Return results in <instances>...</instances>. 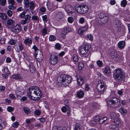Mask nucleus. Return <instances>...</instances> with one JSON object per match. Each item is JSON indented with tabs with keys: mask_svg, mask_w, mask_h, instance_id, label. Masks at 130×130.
Returning <instances> with one entry per match:
<instances>
[{
	"mask_svg": "<svg viewBox=\"0 0 130 130\" xmlns=\"http://www.w3.org/2000/svg\"><path fill=\"white\" fill-rule=\"evenodd\" d=\"M65 9L67 12L68 14L71 13L72 14H73L72 15H74L73 14H75L76 13L75 12H74V9L73 7H72L71 5H67L65 6Z\"/></svg>",
	"mask_w": 130,
	"mask_h": 130,
	"instance_id": "f8f14e48",
	"label": "nucleus"
},
{
	"mask_svg": "<svg viewBox=\"0 0 130 130\" xmlns=\"http://www.w3.org/2000/svg\"><path fill=\"white\" fill-rule=\"evenodd\" d=\"M95 23L98 25H102L103 24L101 19L99 17V18H98L96 20Z\"/></svg>",
	"mask_w": 130,
	"mask_h": 130,
	"instance_id": "7c9ffc66",
	"label": "nucleus"
},
{
	"mask_svg": "<svg viewBox=\"0 0 130 130\" xmlns=\"http://www.w3.org/2000/svg\"><path fill=\"white\" fill-rule=\"evenodd\" d=\"M12 78L13 79H22V78L21 75L19 74L13 75L12 76Z\"/></svg>",
	"mask_w": 130,
	"mask_h": 130,
	"instance_id": "bb28decb",
	"label": "nucleus"
},
{
	"mask_svg": "<svg viewBox=\"0 0 130 130\" xmlns=\"http://www.w3.org/2000/svg\"><path fill=\"white\" fill-rule=\"evenodd\" d=\"M75 130H80V128L79 124H76L75 125Z\"/></svg>",
	"mask_w": 130,
	"mask_h": 130,
	"instance_id": "c03bdc74",
	"label": "nucleus"
},
{
	"mask_svg": "<svg viewBox=\"0 0 130 130\" xmlns=\"http://www.w3.org/2000/svg\"><path fill=\"white\" fill-rule=\"evenodd\" d=\"M14 110V109L10 106H9L7 108V110L10 112H11L13 111Z\"/></svg>",
	"mask_w": 130,
	"mask_h": 130,
	"instance_id": "3c124183",
	"label": "nucleus"
},
{
	"mask_svg": "<svg viewBox=\"0 0 130 130\" xmlns=\"http://www.w3.org/2000/svg\"><path fill=\"white\" fill-rule=\"evenodd\" d=\"M113 74V77L116 80L121 81L123 80L124 77L121 69L118 68L115 70Z\"/></svg>",
	"mask_w": 130,
	"mask_h": 130,
	"instance_id": "7ed1b4c3",
	"label": "nucleus"
},
{
	"mask_svg": "<svg viewBox=\"0 0 130 130\" xmlns=\"http://www.w3.org/2000/svg\"><path fill=\"white\" fill-rule=\"evenodd\" d=\"M7 13L8 15L10 17H11L12 14V11L10 10H8L7 11Z\"/></svg>",
	"mask_w": 130,
	"mask_h": 130,
	"instance_id": "680f3d73",
	"label": "nucleus"
},
{
	"mask_svg": "<svg viewBox=\"0 0 130 130\" xmlns=\"http://www.w3.org/2000/svg\"><path fill=\"white\" fill-rule=\"evenodd\" d=\"M16 41L13 39L10 40L9 41V44L11 45H15L16 43Z\"/></svg>",
	"mask_w": 130,
	"mask_h": 130,
	"instance_id": "49530a36",
	"label": "nucleus"
},
{
	"mask_svg": "<svg viewBox=\"0 0 130 130\" xmlns=\"http://www.w3.org/2000/svg\"><path fill=\"white\" fill-rule=\"evenodd\" d=\"M119 111L120 112L124 114H126V110L122 108H120Z\"/></svg>",
	"mask_w": 130,
	"mask_h": 130,
	"instance_id": "473e14b6",
	"label": "nucleus"
},
{
	"mask_svg": "<svg viewBox=\"0 0 130 130\" xmlns=\"http://www.w3.org/2000/svg\"><path fill=\"white\" fill-rule=\"evenodd\" d=\"M14 5L11 4L9 5L8 6V8L10 9L13 10L15 9L16 8L14 6Z\"/></svg>",
	"mask_w": 130,
	"mask_h": 130,
	"instance_id": "603ef678",
	"label": "nucleus"
},
{
	"mask_svg": "<svg viewBox=\"0 0 130 130\" xmlns=\"http://www.w3.org/2000/svg\"><path fill=\"white\" fill-rule=\"evenodd\" d=\"M32 40L31 38L26 37L24 40V43L26 45L30 46L32 43Z\"/></svg>",
	"mask_w": 130,
	"mask_h": 130,
	"instance_id": "dca6fc26",
	"label": "nucleus"
},
{
	"mask_svg": "<svg viewBox=\"0 0 130 130\" xmlns=\"http://www.w3.org/2000/svg\"><path fill=\"white\" fill-rule=\"evenodd\" d=\"M96 74L99 76V79L100 80H102V79H103L104 78V76L102 75L100 72H96Z\"/></svg>",
	"mask_w": 130,
	"mask_h": 130,
	"instance_id": "c9c22d12",
	"label": "nucleus"
},
{
	"mask_svg": "<svg viewBox=\"0 0 130 130\" xmlns=\"http://www.w3.org/2000/svg\"><path fill=\"white\" fill-rule=\"evenodd\" d=\"M2 71L6 74H8L9 73V72L8 71V68L7 67H5L2 70Z\"/></svg>",
	"mask_w": 130,
	"mask_h": 130,
	"instance_id": "de8ad7c7",
	"label": "nucleus"
},
{
	"mask_svg": "<svg viewBox=\"0 0 130 130\" xmlns=\"http://www.w3.org/2000/svg\"><path fill=\"white\" fill-rule=\"evenodd\" d=\"M53 130H63L62 128L61 127H57L56 126L53 127L52 129Z\"/></svg>",
	"mask_w": 130,
	"mask_h": 130,
	"instance_id": "6e6d98bb",
	"label": "nucleus"
},
{
	"mask_svg": "<svg viewBox=\"0 0 130 130\" xmlns=\"http://www.w3.org/2000/svg\"><path fill=\"white\" fill-rule=\"evenodd\" d=\"M49 40L50 41H54L56 40V38L54 36H50L49 37Z\"/></svg>",
	"mask_w": 130,
	"mask_h": 130,
	"instance_id": "37998d69",
	"label": "nucleus"
},
{
	"mask_svg": "<svg viewBox=\"0 0 130 130\" xmlns=\"http://www.w3.org/2000/svg\"><path fill=\"white\" fill-rule=\"evenodd\" d=\"M110 116L111 119L114 120L118 117L116 114L113 112H111L110 114Z\"/></svg>",
	"mask_w": 130,
	"mask_h": 130,
	"instance_id": "a878e982",
	"label": "nucleus"
},
{
	"mask_svg": "<svg viewBox=\"0 0 130 130\" xmlns=\"http://www.w3.org/2000/svg\"><path fill=\"white\" fill-rule=\"evenodd\" d=\"M125 42L123 41H119L118 43V46L119 48L122 49L124 47L125 45Z\"/></svg>",
	"mask_w": 130,
	"mask_h": 130,
	"instance_id": "aec40b11",
	"label": "nucleus"
},
{
	"mask_svg": "<svg viewBox=\"0 0 130 130\" xmlns=\"http://www.w3.org/2000/svg\"><path fill=\"white\" fill-rule=\"evenodd\" d=\"M110 55L115 60L118 61L119 60L120 56L116 52L114 51H111L110 53Z\"/></svg>",
	"mask_w": 130,
	"mask_h": 130,
	"instance_id": "4468645a",
	"label": "nucleus"
},
{
	"mask_svg": "<svg viewBox=\"0 0 130 130\" xmlns=\"http://www.w3.org/2000/svg\"><path fill=\"white\" fill-rule=\"evenodd\" d=\"M68 21L69 23H72L74 21L73 19L71 17H69L68 18Z\"/></svg>",
	"mask_w": 130,
	"mask_h": 130,
	"instance_id": "09e8293b",
	"label": "nucleus"
},
{
	"mask_svg": "<svg viewBox=\"0 0 130 130\" xmlns=\"http://www.w3.org/2000/svg\"><path fill=\"white\" fill-rule=\"evenodd\" d=\"M35 2L32 1L30 2L29 5V9L31 11H33L35 8Z\"/></svg>",
	"mask_w": 130,
	"mask_h": 130,
	"instance_id": "4be33fe9",
	"label": "nucleus"
},
{
	"mask_svg": "<svg viewBox=\"0 0 130 130\" xmlns=\"http://www.w3.org/2000/svg\"><path fill=\"white\" fill-rule=\"evenodd\" d=\"M27 93L29 98L34 101L39 99L42 95L39 88L34 86L30 87L27 90Z\"/></svg>",
	"mask_w": 130,
	"mask_h": 130,
	"instance_id": "f257e3e1",
	"label": "nucleus"
},
{
	"mask_svg": "<svg viewBox=\"0 0 130 130\" xmlns=\"http://www.w3.org/2000/svg\"><path fill=\"white\" fill-rule=\"evenodd\" d=\"M28 67L31 72L32 73L35 72L36 69L32 62H30L28 64Z\"/></svg>",
	"mask_w": 130,
	"mask_h": 130,
	"instance_id": "6ab92c4d",
	"label": "nucleus"
},
{
	"mask_svg": "<svg viewBox=\"0 0 130 130\" xmlns=\"http://www.w3.org/2000/svg\"><path fill=\"white\" fill-rule=\"evenodd\" d=\"M26 12L23 11L19 15L20 18H22L24 17V20H22L20 22V23L21 24H25L29 23L30 21L31 17L28 14L25 15Z\"/></svg>",
	"mask_w": 130,
	"mask_h": 130,
	"instance_id": "39448f33",
	"label": "nucleus"
},
{
	"mask_svg": "<svg viewBox=\"0 0 130 130\" xmlns=\"http://www.w3.org/2000/svg\"><path fill=\"white\" fill-rule=\"evenodd\" d=\"M97 64L99 66L101 67L102 64V61L99 60L97 61Z\"/></svg>",
	"mask_w": 130,
	"mask_h": 130,
	"instance_id": "13d9d810",
	"label": "nucleus"
},
{
	"mask_svg": "<svg viewBox=\"0 0 130 130\" xmlns=\"http://www.w3.org/2000/svg\"><path fill=\"white\" fill-rule=\"evenodd\" d=\"M99 17L101 20L103 24L107 23L108 20V18L107 14L104 13H101L99 14Z\"/></svg>",
	"mask_w": 130,
	"mask_h": 130,
	"instance_id": "6e6552de",
	"label": "nucleus"
},
{
	"mask_svg": "<svg viewBox=\"0 0 130 130\" xmlns=\"http://www.w3.org/2000/svg\"><path fill=\"white\" fill-rule=\"evenodd\" d=\"M6 3V0H0V5L1 6H5Z\"/></svg>",
	"mask_w": 130,
	"mask_h": 130,
	"instance_id": "4c0bfd02",
	"label": "nucleus"
},
{
	"mask_svg": "<svg viewBox=\"0 0 130 130\" xmlns=\"http://www.w3.org/2000/svg\"><path fill=\"white\" fill-rule=\"evenodd\" d=\"M35 58L38 62H41L43 58L42 52L41 50H38L37 53H35Z\"/></svg>",
	"mask_w": 130,
	"mask_h": 130,
	"instance_id": "1a4fd4ad",
	"label": "nucleus"
},
{
	"mask_svg": "<svg viewBox=\"0 0 130 130\" xmlns=\"http://www.w3.org/2000/svg\"><path fill=\"white\" fill-rule=\"evenodd\" d=\"M35 113L36 115H39L40 114V111L39 110H36L35 111Z\"/></svg>",
	"mask_w": 130,
	"mask_h": 130,
	"instance_id": "69168bd1",
	"label": "nucleus"
},
{
	"mask_svg": "<svg viewBox=\"0 0 130 130\" xmlns=\"http://www.w3.org/2000/svg\"><path fill=\"white\" fill-rule=\"evenodd\" d=\"M19 124V123L17 121L15 122L12 124V126L14 128H17Z\"/></svg>",
	"mask_w": 130,
	"mask_h": 130,
	"instance_id": "58836bf2",
	"label": "nucleus"
},
{
	"mask_svg": "<svg viewBox=\"0 0 130 130\" xmlns=\"http://www.w3.org/2000/svg\"><path fill=\"white\" fill-rule=\"evenodd\" d=\"M99 123L100 124H102L105 122L102 118L101 119L100 118V119L99 121Z\"/></svg>",
	"mask_w": 130,
	"mask_h": 130,
	"instance_id": "e2e57ef3",
	"label": "nucleus"
},
{
	"mask_svg": "<svg viewBox=\"0 0 130 130\" xmlns=\"http://www.w3.org/2000/svg\"><path fill=\"white\" fill-rule=\"evenodd\" d=\"M73 58L74 62H77L78 61V56L76 54H74L73 55Z\"/></svg>",
	"mask_w": 130,
	"mask_h": 130,
	"instance_id": "f704fd0d",
	"label": "nucleus"
},
{
	"mask_svg": "<svg viewBox=\"0 0 130 130\" xmlns=\"http://www.w3.org/2000/svg\"><path fill=\"white\" fill-rule=\"evenodd\" d=\"M24 3L26 7L28 8L29 7V5L30 3L28 0H24Z\"/></svg>",
	"mask_w": 130,
	"mask_h": 130,
	"instance_id": "e433bc0d",
	"label": "nucleus"
},
{
	"mask_svg": "<svg viewBox=\"0 0 130 130\" xmlns=\"http://www.w3.org/2000/svg\"><path fill=\"white\" fill-rule=\"evenodd\" d=\"M40 10L42 12L44 13L46 11V9L45 7H42L40 8Z\"/></svg>",
	"mask_w": 130,
	"mask_h": 130,
	"instance_id": "4d7b16f0",
	"label": "nucleus"
},
{
	"mask_svg": "<svg viewBox=\"0 0 130 130\" xmlns=\"http://www.w3.org/2000/svg\"><path fill=\"white\" fill-rule=\"evenodd\" d=\"M75 8L77 11L80 13H85L87 12L88 10V7L87 6L83 5H76Z\"/></svg>",
	"mask_w": 130,
	"mask_h": 130,
	"instance_id": "20e7f679",
	"label": "nucleus"
},
{
	"mask_svg": "<svg viewBox=\"0 0 130 130\" xmlns=\"http://www.w3.org/2000/svg\"><path fill=\"white\" fill-rule=\"evenodd\" d=\"M87 38L91 41H92L93 40V37L91 35H88L87 36Z\"/></svg>",
	"mask_w": 130,
	"mask_h": 130,
	"instance_id": "5fc2aeb1",
	"label": "nucleus"
},
{
	"mask_svg": "<svg viewBox=\"0 0 130 130\" xmlns=\"http://www.w3.org/2000/svg\"><path fill=\"white\" fill-rule=\"evenodd\" d=\"M84 93L83 91L81 90L78 91L77 92V96L79 98L83 97L84 95Z\"/></svg>",
	"mask_w": 130,
	"mask_h": 130,
	"instance_id": "5701e85b",
	"label": "nucleus"
},
{
	"mask_svg": "<svg viewBox=\"0 0 130 130\" xmlns=\"http://www.w3.org/2000/svg\"><path fill=\"white\" fill-rule=\"evenodd\" d=\"M71 30V29L69 28H64L62 31L61 33L60 36L63 38L64 39L66 38V36L67 33Z\"/></svg>",
	"mask_w": 130,
	"mask_h": 130,
	"instance_id": "ddd939ff",
	"label": "nucleus"
},
{
	"mask_svg": "<svg viewBox=\"0 0 130 130\" xmlns=\"http://www.w3.org/2000/svg\"><path fill=\"white\" fill-rule=\"evenodd\" d=\"M5 39L4 38H1L0 40V43L2 44H4L5 42Z\"/></svg>",
	"mask_w": 130,
	"mask_h": 130,
	"instance_id": "0e129e2a",
	"label": "nucleus"
},
{
	"mask_svg": "<svg viewBox=\"0 0 130 130\" xmlns=\"http://www.w3.org/2000/svg\"><path fill=\"white\" fill-rule=\"evenodd\" d=\"M59 61L58 55L57 54L51 55L50 62L52 65L55 64Z\"/></svg>",
	"mask_w": 130,
	"mask_h": 130,
	"instance_id": "0eeeda50",
	"label": "nucleus"
},
{
	"mask_svg": "<svg viewBox=\"0 0 130 130\" xmlns=\"http://www.w3.org/2000/svg\"><path fill=\"white\" fill-rule=\"evenodd\" d=\"M108 106L111 108H118L121 106L120 101L117 98L114 97L107 102Z\"/></svg>",
	"mask_w": 130,
	"mask_h": 130,
	"instance_id": "f03ea898",
	"label": "nucleus"
},
{
	"mask_svg": "<svg viewBox=\"0 0 130 130\" xmlns=\"http://www.w3.org/2000/svg\"><path fill=\"white\" fill-rule=\"evenodd\" d=\"M15 22L13 20L9 19L7 21V27L8 28H11L14 25Z\"/></svg>",
	"mask_w": 130,
	"mask_h": 130,
	"instance_id": "f3484780",
	"label": "nucleus"
},
{
	"mask_svg": "<svg viewBox=\"0 0 130 130\" xmlns=\"http://www.w3.org/2000/svg\"><path fill=\"white\" fill-rule=\"evenodd\" d=\"M43 20L44 21H46V22L47 21V16L46 15L43 16L42 17Z\"/></svg>",
	"mask_w": 130,
	"mask_h": 130,
	"instance_id": "338daca9",
	"label": "nucleus"
},
{
	"mask_svg": "<svg viewBox=\"0 0 130 130\" xmlns=\"http://www.w3.org/2000/svg\"><path fill=\"white\" fill-rule=\"evenodd\" d=\"M62 83V87H66L68 85L69 83H68V82H61Z\"/></svg>",
	"mask_w": 130,
	"mask_h": 130,
	"instance_id": "8fccbe9b",
	"label": "nucleus"
},
{
	"mask_svg": "<svg viewBox=\"0 0 130 130\" xmlns=\"http://www.w3.org/2000/svg\"><path fill=\"white\" fill-rule=\"evenodd\" d=\"M84 31L82 29L80 28L78 30V34L80 35H82Z\"/></svg>",
	"mask_w": 130,
	"mask_h": 130,
	"instance_id": "052dcab7",
	"label": "nucleus"
},
{
	"mask_svg": "<svg viewBox=\"0 0 130 130\" xmlns=\"http://www.w3.org/2000/svg\"><path fill=\"white\" fill-rule=\"evenodd\" d=\"M104 72L105 75L108 76H109L111 74V72L109 66H106L105 67Z\"/></svg>",
	"mask_w": 130,
	"mask_h": 130,
	"instance_id": "a211bd4d",
	"label": "nucleus"
},
{
	"mask_svg": "<svg viewBox=\"0 0 130 130\" xmlns=\"http://www.w3.org/2000/svg\"><path fill=\"white\" fill-rule=\"evenodd\" d=\"M97 89L99 93L101 94L104 92L105 86L103 82H100L97 85Z\"/></svg>",
	"mask_w": 130,
	"mask_h": 130,
	"instance_id": "9d476101",
	"label": "nucleus"
},
{
	"mask_svg": "<svg viewBox=\"0 0 130 130\" xmlns=\"http://www.w3.org/2000/svg\"><path fill=\"white\" fill-rule=\"evenodd\" d=\"M57 80L59 81H71L72 78L69 75L62 74L58 77Z\"/></svg>",
	"mask_w": 130,
	"mask_h": 130,
	"instance_id": "423d86ee",
	"label": "nucleus"
},
{
	"mask_svg": "<svg viewBox=\"0 0 130 130\" xmlns=\"http://www.w3.org/2000/svg\"><path fill=\"white\" fill-rule=\"evenodd\" d=\"M23 109L25 113L27 114H30L31 111L29 108L26 107H24L23 108Z\"/></svg>",
	"mask_w": 130,
	"mask_h": 130,
	"instance_id": "c85d7f7f",
	"label": "nucleus"
},
{
	"mask_svg": "<svg viewBox=\"0 0 130 130\" xmlns=\"http://www.w3.org/2000/svg\"><path fill=\"white\" fill-rule=\"evenodd\" d=\"M113 25L116 27H118L120 25V23L119 21L116 19L113 20Z\"/></svg>",
	"mask_w": 130,
	"mask_h": 130,
	"instance_id": "412c9836",
	"label": "nucleus"
},
{
	"mask_svg": "<svg viewBox=\"0 0 130 130\" xmlns=\"http://www.w3.org/2000/svg\"><path fill=\"white\" fill-rule=\"evenodd\" d=\"M55 46L56 48L58 50H59L61 48V46L60 45L59 43H57L55 45Z\"/></svg>",
	"mask_w": 130,
	"mask_h": 130,
	"instance_id": "bf43d9fd",
	"label": "nucleus"
},
{
	"mask_svg": "<svg viewBox=\"0 0 130 130\" xmlns=\"http://www.w3.org/2000/svg\"><path fill=\"white\" fill-rule=\"evenodd\" d=\"M21 25L19 24H17L13 28V32L15 34H18L21 31Z\"/></svg>",
	"mask_w": 130,
	"mask_h": 130,
	"instance_id": "2eb2a0df",
	"label": "nucleus"
},
{
	"mask_svg": "<svg viewBox=\"0 0 130 130\" xmlns=\"http://www.w3.org/2000/svg\"><path fill=\"white\" fill-rule=\"evenodd\" d=\"M0 17L3 20H5L7 19V15L4 13H0Z\"/></svg>",
	"mask_w": 130,
	"mask_h": 130,
	"instance_id": "2f4dec72",
	"label": "nucleus"
},
{
	"mask_svg": "<svg viewBox=\"0 0 130 130\" xmlns=\"http://www.w3.org/2000/svg\"><path fill=\"white\" fill-rule=\"evenodd\" d=\"M81 28L83 30L84 32L87 31L88 29V26L87 25H86L85 26L81 27Z\"/></svg>",
	"mask_w": 130,
	"mask_h": 130,
	"instance_id": "a19ab883",
	"label": "nucleus"
},
{
	"mask_svg": "<svg viewBox=\"0 0 130 130\" xmlns=\"http://www.w3.org/2000/svg\"><path fill=\"white\" fill-rule=\"evenodd\" d=\"M56 17L58 19H61L63 17V15L60 12L57 14Z\"/></svg>",
	"mask_w": 130,
	"mask_h": 130,
	"instance_id": "ea45409f",
	"label": "nucleus"
},
{
	"mask_svg": "<svg viewBox=\"0 0 130 130\" xmlns=\"http://www.w3.org/2000/svg\"><path fill=\"white\" fill-rule=\"evenodd\" d=\"M109 128L111 130H119L118 128L115 125L111 124L109 126Z\"/></svg>",
	"mask_w": 130,
	"mask_h": 130,
	"instance_id": "393cba45",
	"label": "nucleus"
},
{
	"mask_svg": "<svg viewBox=\"0 0 130 130\" xmlns=\"http://www.w3.org/2000/svg\"><path fill=\"white\" fill-rule=\"evenodd\" d=\"M84 65L82 62H79L78 63V67L79 70H82L83 69L84 67Z\"/></svg>",
	"mask_w": 130,
	"mask_h": 130,
	"instance_id": "cd10ccee",
	"label": "nucleus"
},
{
	"mask_svg": "<svg viewBox=\"0 0 130 130\" xmlns=\"http://www.w3.org/2000/svg\"><path fill=\"white\" fill-rule=\"evenodd\" d=\"M8 2L9 4H11L14 5L15 4V1L14 0H8Z\"/></svg>",
	"mask_w": 130,
	"mask_h": 130,
	"instance_id": "774afa93",
	"label": "nucleus"
},
{
	"mask_svg": "<svg viewBox=\"0 0 130 130\" xmlns=\"http://www.w3.org/2000/svg\"><path fill=\"white\" fill-rule=\"evenodd\" d=\"M47 28L44 27L43 29L41 30L40 32L42 33V35L44 36L47 34Z\"/></svg>",
	"mask_w": 130,
	"mask_h": 130,
	"instance_id": "b1692460",
	"label": "nucleus"
},
{
	"mask_svg": "<svg viewBox=\"0 0 130 130\" xmlns=\"http://www.w3.org/2000/svg\"><path fill=\"white\" fill-rule=\"evenodd\" d=\"M89 49V48L88 46H83L80 47L79 51L81 54L85 55L88 52V51Z\"/></svg>",
	"mask_w": 130,
	"mask_h": 130,
	"instance_id": "9b49d317",
	"label": "nucleus"
},
{
	"mask_svg": "<svg viewBox=\"0 0 130 130\" xmlns=\"http://www.w3.org/2000/svg\"><path fill=\"white\" fill-rule=\"evenodd\" d=\"M31 19L35 21H39V18L37 16L33 15L31 18Z\"/></svg>",
	"mask_w": 130,
	"mask_h": 130,
	"instance_id": "a18cd8bd",
	"label": "nucleus"
},
{
	"mask_svg": "<svg viewBox=\"0 0 130 130\" xmlns=\"http://www.w3.org/2000/svg\"><path fill=\"white\" fill-rule=\"evenodd\" d=\"M94 120L96 122H99V120L100 119V117L99 116H94L93 117Z\"/></svg>",
	"mask_w": 130,
	"mask_h": 130,
	"instance_id": "864d4df0",
	"label": "nucleus"
},
{
	"mask_svg": "<svg viewBox=\"0 0 130 130\" xmlns=\"http://www.w3.org/2000/svg\"><path fill=\"white\" fill-rule=\"evenodd\" d=\"M127 4V2L126 0H123L121 3V6L124 7H125Z\"/></svg>",
	"mask_w": 130,
	"mask_h": 130,
	"instance_id": "79ce46f5",
	"label": "nucleus"
},
{
	"mask_svg": "<svg viewBox=\"0 0 130 130\" xmlns=\"http://www.w3.org/2000/svg\"><path fill=\"white\" fill-rule=\"evenodd\" d=\"M69 108V107L68 106H64L62 108L61 110L63 112H65L67 110V109H68L69 111H70V108Z\"/></svg>",
	"mask_w": 130,
	"mask_h": 130,
	"instance_id": "72a5a7b5",
	"label": "nucleus"
},
{
	"mask_svg": "<svg viewBox=\"0 0 130 130\" xmlns=\"http://www.w3.org/2000/svg\"><path fill=\"white\" fill-rule=\"evenodd\" d=\"M113 122L117 125L120 126L121 124V122L120 120L118 118V117L114 119Z\"/></svg>",
	"mask_w": 130,
	"mask_h": 130,
	"instance_id": "c756f323",
	"label": "nucleus"
}]
</instances>
